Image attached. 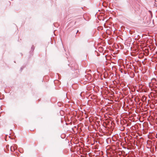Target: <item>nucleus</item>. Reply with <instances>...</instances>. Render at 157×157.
Listing matches in <instances>:
<instances>
[{"instance_id":"1","label":"nucleus","mask_w":157,"mask_h":157,"mask_svg":"<svg viewBox=\"0 0 157 157\" xmlns=\"http://www.w3.org/2000/svg\"><path fill=\"white\" fill-rule=\"evenodd\" d=\"M17 149V146L16 145H13L10 147V149L11 151H14Z\"/></svg>"}]
</instances>
